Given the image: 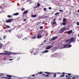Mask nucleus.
I'll return each instance as SVG.
<instances>
[{"label": "nucleus", "mask_w": 79, "mask_h": 79, "mask_svg": "<svg viewBox=\"0 0 79 79\" xmlns=\"http://www.w3.org/2000/svg\"><path fill=\"white\" fill-rule=\"evenodd\" d=\"M66 30V27H64L63 28H61L60 29V31H59V33H63Z\"/></svg>", "instance_id": "1"}, {"label": "nucleus", "mask_w": 79, "mask_h": 79, "mask_svg": "<svg viewBox=\"0 0 79 79\" xmlns=\"http://www.w3.org/2000/svg\"><path fill=\"white\" fill-rule=\"evenodd\" d=\"M69 40H70V41L68 43V44H70L71 42H73L74 40V38L73 37H72L71 38H70Z\"/></svg>", "instance_id": "2"}, {"label": "nucleus", "mask_w": 79, "mask_h": 79, "mask_svg": "<svg viewBox=\"0 0 79 79\" xmlns=\"http://www.w3.org/2000/svg\"><path fill=\"white\" fill-rule=\"evenodd\" d=\"M13 21V19H9L6 20V23H11V21Z\"/></svg>", "instance_id": "3"}, {"label": "nucleus", "mask_w": 79, "mask_h": 79, "mask_svg": "<svg viewBox=\"0 0 79 79\" xmlns=\"http://www.w3.org/2000/svg\"><path fill=\"white\" fill-rule=\"evenodd\" d=\"M52 47H53V46L52 45H49L46 48V49L49 50V49H50V48H51Z\"/></svg>", "instance_id": "4"}, {"label": "nucleus", "mask_w": 79, "mask_h": 79, "mask_svg": "<svg viewBox=\"0 0 79 79\" xmlns=\"http://www.w3.org/2000/svg\"><path fill=\"white\" fill-rule=\"evenodd\" d=\"M69 45V44H68V43L67 44L63 46L62 47V48H68L67 46H68V45Z\"/></svg>", "instance_id": "5"}, {"label": "nucleus", "mask_w": 79, "mask_h": 79, "mask_svg": "<svg viewBox=\"0 0 79 79\" xmlns=\"http://www.w3.org/2000/svg\"><path fill=\"white\" fill-rule=\"evenodd\" d=\"M73 32V31L72 30H69L68 31L67 34H70Z\"/></svg>", "instance_id": "6"}, {"label": "nucleus", "mask_w": 79, "mask_h": 79, "mask_svg": "<svg viewBox=\"0 0 79 79\" xmlns=\"http://www.w3.org/2000/svg\"><path fill=\"white\" fill-rule=\"evenodd\" d=\"M4 54H6V55H11V52H6V53H4L3 55H4Z\"/></svg>", "instance_id": "7"}, {"label": "nucleus", "mask_w": 79, "mask_h": 79, "mask_svg": "<svg viewBox=\"0 0 79 79\" xmlns=\"http://www.w3.org/2000/svg\"><path fill=\"white\" fill-rule=\"evenodd\" d=\"M37 15H33V14H32L31 17V18H35V17H37Z\"/></svg>", "instance_id": "8"}, {"label": "nucleus", "mask_w": 79, "mask_h": 79, "mask_svg": "<svg viewBox=\"0 0 79 79\" xmlns=\"http://www.w3.org/2000/svg\"><path fill=\"white\" fill-rule=\"evenodd\" d=\"M29 12V10H26L23 12V14H27V13Z\"/></svg>", "instance_id": "9"}, {"label": "nucleus", "mask_w": 79, "mask_h": 79, "mask_svg": "<svg viewBox=\"0 0 79 79\" xmlns=\"http://www.w3.org/2000/svg\"><path fill=\"white\" fill-rule=\"evenodd\" d=\"M49 51L48 50H45L44 51L42 52V53H48Z\"/></svg>", "instance_id": "10"}, {"label": "nucleus", "mask_w": 79, "mask_h": 79, "mask_svg": "<svg viewBox=\"0 0 79 79\" xmlns=\"http://www.w3.org/2000/svg\"><path fill=\"white\" fill-rule=\"evenodd\" d=\"M61 74L62 75H60V77H64V73H61Z\"/></svg>", "instance_id": "11"}, {"label": "nucleus", "mask_w": 79, "mask_h": 79, "mask_svg": "<svg viewBox=\"0 0 79 79\" xmlns=\"http://www.w3.org/2000/svg\"><path fill=\"white\" fill-rule=\"evenodd\" d=\"M42 37V35H40L39 34L37 36V38L38 39H40V38H41Z\"/></svg>", "instance_id": "12"}, {"label": "nucleus", "mask_w": 79, "mask_h": 79, "mask_svg": "<svg viewBox=\"0 0 79 79\" xmlns=\"http://www.w3.org/2000/svg\"><path fill=\"white\" fill-rule=\"evenodd\" d=\"M65 77H67V79H71V77H71V76H68L67 75H66L65 76Z\"/></svg>", "instance_id": "13"}, {"label": "nucleus", "mask_w": 79, "mask_h": 79, "mask_svg": "<svg viewBox=\"0 0 79 79\" xmlns=\"http://www.w3.org/2000/svg\"><path fill=\"white\" fill-rule=\"evenodd\" d=\"M58 38V36H56V37H54L52 38V40H55V39H57Z\"/></svg>", "instance_id": "14"}, {"label": "nucleus", "mask_w": 79, "mask_h": 79, "mask_svg": "<svg viewBox=\"0 0 79 79\" xmlns=\"http://www.w3.org/2000/svg\"><path fill=\"white\" fill-rule=\"evenodd\" d=\"M19 15V13H16L14 14L13 15L14 16H17V15Z\"/></svg>", "instance_id": "15"}, {"label": "nucleus", "mask_w": 79, "mask_h": 79, "mask_svg": "<svg viewBox=\"0 0 79 79\" xmlns=\"http://www.w3.org/2000/svg\"><path fill=\"white\" fill-rule=\"evenodd\" d=\"M63 22H66V19L64 18L63 20Z\"/></svg>", "instance_id": "16"}, {"label": "nucleus", "mask_w": 79, "mask_h": 79, "mask_svg": "<svg viewBox=\"0 0 79 79\" xmlns=\"http://www.w3.org/2000/svg\"><path fill=\"white\" fill-rule=\"evenodd\" d=\"M42 75H43V76H45V77H48L49 76V75H45L44 74H42Z\"/></svg>", "instance_id": "17"}, {"label": "nucleus", "mask_w": 79, "mask_h": 79, "mask_svg": "<svg viewBox=\"0 0 79 79\" xmlns=\"http://www.w3.org/2000/svg\"><path fill=\"white\" fill-rule=\"evenodd\" d=\"M70 42L69 39H67L65 40V42Z\"/></svg>", "instance_id": "18"}, {"label": "nucleus", "mask_w": 79, "mask_h": 79, "mask_svg": "<svg viewBox=\"0 0 79 79\" xmlns=\"http://www.w3.org/2000/svg\"><path fill=\"white\" fill-rule=\"evenodd\" d=\"M6 76L8 77H11V76L9 75H7Z\"/></svg>", "instance_id": "19"}, {"label": "nucleus", "mask_w": 79, "mask_h": 79, "mask_svg": "<svg viewBox=\"0 0 79 79\" xmlns=\"http://www.w3.org/2000/svg\"><path fill=\"white\" fill-rule=\"evenodd\" d=\"M7 17L10 18H12V16L11 15H8Z\"/></svg>", "instance_id": "20"}, {"label": "nucleus", "mask_w": 79, "mask_h": 79, "mask_svg": "<svg viewBox=\"0 0 79 79\" xmlns=\"http://www.w3.org/2000/svg\"><path fill=\"white\" fill-rule=\"evenodd\" d=\"M40 4L39 3H38L37 4V6H38V7H39V6H40Z\"/></svg>", "instance_id": "21"}, {"label": "nucleus", "mask_w": 79, "mask_h": 79, "mask_svg": "<svg viewBox=\"0 0 79 79\" xmlns=\"http://www.w3.org/2000/svg\"><path fill=\"white\" fill-rule=\"evenodd\" d=\"M66 23L65 22H63L62 23V24L63 26H65V25H66Z\"/></svg>", "instance_id": "22"}, {"label": "nucleus", "mask_w": 79, "mask_h": 79, "mask_svg": "<svg viewBox=\"0 0 79 79\" xmlns=\"http://www.w3.org/2000/svg\"><path fill=\"white\" fill-rule=\"evenodd\" d=\"M21 11H24L25 10V9L24 8H23L22 9H21Z\"/></svg>", "instance_id": "23"}, {"label": "nucleus", "mask_w": 79, "mask_h": 79, "mask_svg": "<svg viewBox=\"0 0 79 79\" xmlns=\"http://www.w3.org/2000/svg\"><path fill=\"white\" fill-rule=\"evenodd\" d=\"M56 24V22H53L52 23V25H54V24Z\"/></svg>", "instance_id": "24"}, {"label": "nucleus", "mask_w": 79, "mask_h": 79, "mask_svg": "<svg viewBox=\"0 0 79 79\" xmlns=\"http://www.w3.org/2000/svg\"><path fill=\"white\" fill-rule=\"evenodd\" d=\"M35 37H36L35 36H33L31 37V39H35Z\"/></svg>", "instance_id": "25"}, {"label": "nucleus", "mask_w": 79, "mask_h": 79, "mask_svg": "<svg viewBox=\"0 0 79 79\" xmlns=\"http://www.w3.org/2000/svg\"><path fill=\"white\" fill-rule=\"evenodd\" d=\"M58 14H59V13L58 12H57L54 15L55 16H56L57 15H58Z\"/></svg>", "instance_id": "26"}, {"label": "nucleus", "mask_w": 79, "mask_h": 79, "mask_svg": "<svg viewBox=\"0 0 79 79\" xmlns=\"http://www.w3.org/2000/svg\"><path fill=\"white\" fill-rule=\"evenodd\" d=\"M53 75L54 76V77H56V76L55 73L53 74Z\"/></svg>", "instance_id": "27"}, {"label": "nucleus", "mask_w": 79, "mask_h": 79, "mask_svg": "<svg viewBox=\"0 0 79 79\" xmlns=\"http://www.w3.org/2000/svg\"><path fill=\"white\" fill-rule=\"evenodd\" d=\"M6 27H7V28H10V26H9L8 25H6Z\"/></svg>", "instance_id": "28"}, {"label": "nucleus", "mask_w": 79, "mask_h": 79, "mask_svg": "<svg viewBox=\"0 0 79 79\" xmlns=\"http://www.w3.org/2000/svg\"><path fill=\"white\" fill-rule=\"evenodd\" d=\"M3 78H5V79H10V78H8L7 77H3Z\"/></svg>", "instance_id": "29"}, {"label": "nucleus", "mask_w": 79, "mask_h": 79, "mask_svg": "<svg viewBox=\"0 0 79 79\" xmlns=\"http://www.w3.org/2000/svg\"><path fill=\"white\" fill-rule=\"evenodd\" d=\"M70 47H71V44H69L68 46V48H70Z\"/></svg>", "instance_id": "30"}, {"label": "nucleus", "mask_w": 79, "mask_h": 79, "mask_svg": "<svg viewBox=\"0 0 79 79\" xmlns=\"http://www.w3.org/2000/svg\"><path fill=\"white\" fill-rule=\"evenodd\" d=\"M59 11H60V12H63V10L60 9L59 10Z\"/></svg>", "instance_id": "31"}, {"label": "nucleus", "mask_w": 79, "mask_h": 79, "mask_svg": "<svg viewBox=\"0 0 79 79\" xmlns=\"http://www.w3.org/2000/svg\"><path fill=\"white\" fill-rule=\"evenodd\" d=\"M42 73H43L42 72H38V73H39L40 74H42Z\"/></svg>", "instance_id": "32"}, {"label": "nucleus", "mask_w": 79, "mask_h": 79, "mask_svg": "<svg viewBox=\"0 0 79 79\" xmlns=\"http://www.w3.org/2000/svg\"><path fill=\"white\" fill-rule=\"evenodd\" d=\"M13 54H14V55H18V53H16L15 52H13Z\"/></svg>", "instance_id": "33"}, {"label": "nucleus", "mask_w": 79, "mask_h": 79, "mask_svg": "<svg viewBox=\"0 0 79 79\" xmlns=\"http://www.w3.org/2000/svg\"><path fill=\"white\" fill-rule=\"evenodd\" d=\"M40 29H43V27L41 26L40 27Z\"/></svg>", "instance_id": "34"}, {"label": "nucleus", "mask_w": 79, "mask_h": 79, "mask_svg": "<svg viewBox=\"0 0 79 79\" xmlns=\"http://www.w3.org/2000/svg\"><path fill=\"white\" fill-rule=\"evenodd\" d=\"M77 26H79V22H78L77 23Z\"/></svg>", "instance_id": "35"}, {"label": "nucleus", "mask_w": 79, "mask_h": 79, "mask_svg": "<svg viewBox=\"0 0 79 79\" xmlns=\"http://www.w3.org/2000/svg\"><path fill=\"white\" fill-rule=\"evenodd\" d=\"M43 10H44V11H45V10H47V8H44Z\"/></svg>", "instance_id": "36"}, {"label": "nucleus", "mask_w": 79, "mask_h": 79, "mask_svg": "<svg viewBox=\"0 0 79 79\" xmlns=\"http://www.w3.org/2000/svg\"><path fill=\"white\" fill-rule=\"evenodd\" d=\"M8 32H10V33H11V30H9L7 31Z\"/></svg>", "instance_id": "37"}, {"label": "nucleus", "mask_w": 79, "mask_h": 79, "mask_svg": "<svg viewBox=\"0 0 79 79\" xmlns=\"http://www.w3.org/2000/svg\"><path fill=\"white\" fill-rule=\"evenodd\" d=\"M48 9L49 10H52V8H51V7H49L48 8Z\"/></svg>", "instance_id": "38"}, {"label": "nucleus", "mask_w": 79, "mask_h": 79, "mask_svg": "<svg viewBox=\"0 0 79 79\" xmlns=\"http://www.w3.org/2000/svg\"><path fill=\"white\" fill-rule=\"evenodd\" d=\"M6 37V36L4 35L3 36V39H5Z\"/></svg>", "instance_id": "39"}, {"label": "nucleus", "mask_w": 79, "mask_h": 79, "mask_svg": "<svg viewBox=\"0 0 79 79\" xmlns=\"http://www.w3.org/2000/svg\"><path fill=\"white\" fill-rule=\"evenodd\" d=\"M40 23H41V22H40V23H37V24H40Z\"/></svg>", "instance_id": "40"}, {"label": "nucleus", "mask_w": 79, "mask_h": 79, "mask_svg": "<svg viewBox=\"0 0 79 79\" xmlns=\"http://www.w3.org/2000/svg\"><path fill=\"white\" fill-rule=\"evenodd\" d=\"M14 59H9V61H12V60H13Z\"/></svg>", "instance_id": "41"}, {"label": "nucleus", "mask_w": 79, "mask_h": 79, "mask_svg": "<svg viewBox=\"0 0 79 79\" xmlns=\"http://www.w3.org/2000/svg\"><path fill=\"white\" fill-rule=\"evenodd\" d=\"M71 73H68L67 74V75H68V76H70V75H71Z\"/></svg>", "instance_id": "42"}, {"label": "nucleus", "mask_w": 79, "mask_h": 79, "mask_svg": "<svg viewBox=\"0 0 79 79\" xmlns=\"http://www.w3.org/2000/svg\"><path fill=\"white\" fill-rule=\"evenodd\" d=\"M48 73H49V72H45V74H48Z\"/></svg>", "instance_id": "43"}, {"label": "nucleus", "mask_w": 79, "mask_h": 79, "mask_svg": "<svg viewBox=\"0 0 79 79\" xmlns=\"http://www.w3.org/2000/svg\"><path fill=\"white\" fill-rule=\"evenodd\" d=\"M4 54V53H0V55H3Z\"/></svg>", "instance_id": "44"}, {"label": "nucleus", "mask_w": 79, "mask_h": 79, "mask_svg": "<svg viewBox=\"0 0 79 79\" xmlns=\"http://www.w3.org/2000/svg\"><path fill=\"white\" fill-rule=\"evenodd\" d=\"M52 73H48V74H50V75H51V74H52Z\"/></svg>", "instance_id": "45"}, {"label": "nucleus", "mask_w": 79, "mask_h": 79, "mask_svg": "<svg viewBox=\"0 0 79 79\" xmlns=\"http://www.w3.org/2000/svg\"><path fill=\"white\" fill-rule=\"evenodd\" d=\"M23 21H26V19H25L23 20Z\"/></svg>", "instance_id": "46"}, {"label": "nucleus", "mask_w": 79, "mask_h": 79, "mask_svg": "<svg viewBox=\"0 0 79 79\" xmlns=\"http://www.w3.org/2000/svg\"><path fill=\"white\" fill-rule=\"evenodd\" d=\"M53 21H56V19H54Z\"/></svg>", "instance_id": "47"}, {"label": "nucleus", "mask_w": 79, "mask_h": 79, "mask_svg": "<svg viewBox=\"0 0 79 79\" xmlns=\"http://www.w3.org/2000/svg\"><path fill=\"white\" fill-rule=\"evenodd\" d=\"M2 6H0V9H2Z\"/></svg>", "instance_id": "48"}, {"label": "nucleus", "mask_w": 79, "mask_h": 79, "mask_svg": "<svg viewBox=\"0 0 79 79\" xmlns=\"http://www.w3.org/2000/svg\"><path fill=\"white\" fill-rule=\"evenodd\" d=\"M75 78H76V77H73L72 78V79H75Z\"/></svg>", "instance_id": "49"}, {"label": "nucleus", "mask_w": 79, "mask_h": 79, "mask_svg": "<svg viewBox=\"0 0 79 79\" xmlns=\"http://www.w3.org/2000/svg\"><path fill=\"white\" fill-rule=\"evenodd\" d=\"M57 73V74H60V72Z\"/></svg>", "instance_id": "50"}, {"label": "nucleus", "mask_w": 79, "mask_h": 79, "mask_svg": "<svg viewBox=\"0 0 79 79\" xmlns=\"http://www.w3.org/2000/svg\"><path fill=\"white\" fill-rule=\"evenodd\" d=\"M0 40H2V38H1L0 37Z\"/></svg>", "instance_id": "51"}, {"label": "nucleus", "mask_w": 79, "mask_h": 79, "mask_svg": "<svg viewBox=\"0 0 79 79\" xmlns=\"http://www.w3.org/2000/svg\"><path fill=\"white\" fill-rule=\"evenodd\" d=\"M77 12H78V13H79V9L78 10Z\"/></svg>", "instance_id": "52"}, {"label": "nucleus", "mask_w": 79, "mask_h": 79, "mask_svg": "<svg viewBox=\"0 0 79 79\" xmlns=\"http://www.w3.org/2000/svg\"><path fill=\"white\" fill-rule=\"evenodd\" d=\"M32 76H35V75H32Z\"/></svg>", "instance_id": "53"}, {"label": "nucleus", "mask_w": 79, "mask_h": 79, "mask_svg": "<svg viewBox=\"0 0 79 79\" xmlns=\"http://www.w3.org/2000/svg\"><path fill=\"white\" fill-rule=\"evenodd\" d=\"M47 41L46 40H44V42H45Z\"/></svg>", "instance_id": "54"}, {"label": "nucleus", "mask_w": 79, "mask_h": 79, "mask_svg": "<svg viewBox=\"0 0 79 79\" xmlns=\"http://www.w3.org/2000/svg\"><path fill=\"white\" fill-rule=\"evenodd\" d=\"M37 8V7H35V8Z\"/></svg>", "instance_id": "55"}, {"label": "nucleus", "mask_w": 79, "mask_h": 79, "mask_svg": "<svg viewBox=\"0 0 79 79\" xmlns=\"http://www.w3.org/2000/svg\"><path fill=\"white\" fill-rule=\"evenodd\" d=\"M3 60H6V59L5 58H4Z\"/></svg>", "instance_id": "56"}, {"label": "nucleus", "mask_w": 79, "mask_h": 79, "mask_svg": "<svg viewBox=\"0 0 79 79\" xmlns=\"http://www.w3.org/2000/svg\"><path fill=\"white\" fill-rule=\"evenodd\" d=\"M78 37H79V34L78 35Z\"/></svg>", "instance_id": "57"}, {"label": "nucleus", "mask_w": 79, "mask_h": 79, "mask_svg": "<svg viewBox=\"0 0 79 79\" xmlns=\"http://www.w3.org/2000/svg\"><path fill=\"white\" fill-rule=\"evenodd\" d=\"M1 47H2V45L1 46Z\"/></svg>", "instance_id": "58"}, {"label": "nucleus", "mask_w": 79, "mask_h": 79, "mask_svg": "<svg viewBox=\"0 0 79 79\" xmlns=\"http://www.w3.org/2000/svg\"><path fill=\"white\" fill-rule=\"evenodd\" d=\"M35 55V54H34V55Z\"/></svg>", "instance_id": "59"}, {"label": "nucleus", "mask_w": 79, "mask_h": 79, "mask_svg": "<svg viewBox=\"0 0 79 79\" xmlns=\"http://www.w3.org/2000/svg\"><path fill=\"white\" fill-rule=\"evenodd\" d=\"M30 20V21H31V20Z\"/></svg>", "instance_id": "60"}, {"label": "nucleus", "mask_w": 79, "mask_h": 79, "mask_svg": "<svg viewBox=\"0 0 79 79\" xmlns=\"http://www.w3.org/2000/svg\"><path fill=\"white\" fill-rule=\"evenodd\" d=\"M70 13H71V12H70Z\"/></svg>", "instance_id": "61"}]
</instances>
